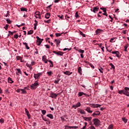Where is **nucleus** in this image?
<instances>
[{
  "label": "nucleus",
  "mask_w": 129,
  "mask_h": 129,
  "mask_svg": "<svg viewBox=\"0 0 129 129\" xmlns=\"http://www.w3.org/2000/svg\"><path fill=\"white\" fill-rule=\"evenodd\" d=\"M37 86H39V82L38 81H36L34 84H32L30 86L31 89H32L33 90H35V89H37Z\"/></svg>",
  "instance_id": "f257e3e1"
},
{
  "label": "nucleus",
  "mask_w": 129,
  "mask_h": 129,
  "mask_svg": "<svg viewBox=\"0 0 129 129\" xmlns=\"http://www.w3.org/2000/svg\"><path fill=\"white\" fill-rule=\"evenodd\" d=\"M93 121L95 126H99V125H100V120H99V119L95 118L93 119Z\"/></svg>",
  "instance_id": "f03ea898"
},
{
  "label": "nucleus",
  "mask_w": 129,
  "mask_h": 129,
  "mask_svg": "<svg viewBox=\"0 0 129 129\" xmlns=\"http://www.w3.org/2000/svg\"><path fill=\"white\" fill-rule=\"evenodd\" d=\"M89 106H91L92 108H97L98 107H100L101 106V105L98 104H89Z\"/></svg>",
  "instance_id": "7ed1b4c3"
},
{
  "label": "nucleus",
  "mask_w": 129,
  "mask_h": 129,
  "mask_svg": "<svg viewBox=\"0 0 129 129\" xmlns=\"http://www.w3.org/2000/svg\"><path fill=\"white\" fill-rule=\"evenodd\" d=\"M36 39H37V44L38 46H40V45H41V43L43 42L44 39L40 38L39 36H36Z\"/></svg>",
  "instance_id": "20e7f679"
},
{
  "label": "nucleus",
  "mask_w": 129,
  "mask_h": 129,
  "mask_svg": "<svg viewBox=\"0 0 129 129\" xmlns=\"http://www.w3.org/2000/svg\"><path fill=\"white\" fill-rule=\"evenodd\" d=\"M36 19H41V13L39 11H36L34 13Z\"/></svg>",
  "instance_id": "39448f33"
},
{
  "label": "nucleus",
  "mask_w": 129,
  "mask_h": 129,
  "mask_svg": "<svg viewBox=\"0 0 129 129\" xmlns=\"http://www.w3.org/2000/svg\"><path fill=\"white\" fill-rule=\"evenodd\" d=\"M111 53L115 55V56H114V57H117V58H120V56H119V51H112Z\"/></svg>",
  "instance_id": "423d86ee"
},
{
  "label": "nucleus",
  "mask_w": 129,
  "mask_h": 129,
  "mask_svg": "<svg viewBox=\"0 0 129 129\" xmlns=\"http://www.w3.org/2000/svg\"><path fill=\"white\" fill-rule=\"evenodd\" d=\"M52 52L57 55V56H62L64 54V52L62 51H53Z\"/></svg>",
  "instance_id": "0eeeda50"
},
{
  "label": "nucleus",
  "mask_w": 129,
  "mask_h": 129,
  "mask_svg": "<svg viewBox=\"0 0 129 129\" xmlns=\"http://www.w3.org/2000/svg\"><path fill=\"white\" fill-rule=\"evenodd\" d=\"M16 74V75H18V76H20V75H22V71H21V69H15Z\"/></svg>",
  "instance_id": "6e6552de"
},
{
  "label": "nucleus",
  "mask_w": 129,
  "mask_h": 129,
  "mask_svg": "<svg viewBox=\"0 0 129 129\" xmlns=\"http://www.w3.org/2000/svg\"><path fill=\"white\" fill-rule=\"evenodd\" d=\"M41 75H42V73H38L37 74H34V78H35V79H38L39 78V77H40V76H41Z\"/></svg>",
  "instance_id": "1a4fd4ad"
},
{
  "label": "nucleus",
  "mask_w": 129,
  "mask_h": 129,
  "mask_svg": "<svg viewBox=\"0 0 129 129\" xmlns=\"http://www.w3.org/2000/svg\"><path fill=\"white\" fill-rule=\"evenodd\" d=\"M57 96H58V94H56L53 92L50 93V97H51V98H54V99H56V98H57Z\"/></svg>",
  "instance_id": "9d476101"
},
{
  "label": "nucleus",
  "mask_w": 129,
  "mask_h": 129,
  "mask_svg": "<svg viewBox=\"0 0 129 129\" xmlns=\"http://www.w3.org/2000/svg\"><path fill=\"white\" fill-rule=\"evenodd\" d=\"M42 61L43 62H44V63L45 64H47V63H48V59H47V56H46V55H43L42 56Z\"/></svg>",
  "instance_id": "9b49d317"
},
{
  "label": "nucleus",
  "mask_w": 129,
  "mask_h": 129,
  "mask_svg": "<svg viewBox=\"0 0 129 129\" xmlns=\"http://www.w3.org/2000/svg\"><path fill=\"white\" fill-rule=\"evenodd\" d=\"M83 119L86 121H91V119H92V117H83Z\"/></svg>",
  "instance_id": "f8f14e48"
},
{
  "label": "nucleus",
  "mask_w": 129,
  "mask_h": 129,
  "mask_svg": "<svg viewBox=\"0 0 129 129\" xmlns=\"http://www.w3.org/2000/svg\"><path fill=\"white\" fill-rule=\"evenodd\" d=\"M63 74H64V75H68V76H70V75H71V74H72V73H73V72H70L68 71H66V72H63Z\"/></svg>",
  "instance_id": "ddd939ff"
},
{
  "label": "nucleus",
  "mask_w": 129,
  "mask_h": 129,
  "mask_svg": "<svg viewBox=\"0 0 129 129\" xmlns=\"http://www.w3.org/2000/svg\"><path fill=\"white\" fill-rule=\"evenodd\" d=\"M100 115V112H99V111H96L94 113L92 114V115L94 117H95L96 115Z\"/></svg>",
  "instance_id": "4468645a"
},
{
  "label": "nucleus",
  "mask_w": 129,
  "mask_h": 129,
  "mask_svg": "<svg viewBox=\"0 0 129 129\" xmlns=\"http://www.w3.org/2000/svg\"><path fill=\"white\" fill-rule=\"evenodd\" d=\"M99 10V8L98 7H94L92 10H91L92 12H93L95 14H96V12H98V11Z\"/></svg>",
  "instance_id": "2eb2a0df"
},
{
  "label": "nucleus",
  "mask_w": 129,
  "mask_h": 129,
  "mask_svg": "<svg viewBox=\"0 0 129 129\" xmlns=\"http://www.w3.org/2000/svg\"><path fill=\"white\" fill-rule=\"evenodd\" d=\"M25 113L27 115L28 118H31V114H30V113L29 112V111L28 110V109H27V108H25Z\"/></svg>",
  "instance_id": "dca6fc26"
},
{
  "label": "nucleus",
  "mask_w": 129,
  "mask_h": 129,
  "mask_svg": "<svg viewBox=\"0 0 129 129\" xmlns=\"http://www.w3.org/2000/svg\"><path fill=\"white\" fill-rule=\"evenodd\" d=\"M91 108L90 107H87L85 110L88 112V113H92V110H91Z\"/></svg>",
  "instance_id": "f3484780"
},
{
  "label": "nucleus",
  "mask_w": 129,
  "mask_h": 129,
  "mask_svg": "<svg viewBox=\"0 0 129 129\" xmlns=\"http://www.w3.org/2000/svg\"><path fill=\"white\" fill-rule=\"evenodd\" d=\"M82 95H84L85 96H87V94L84 93V92H80L78 93V96H82Z\"/></svg>",
  "instance_id": "a211bd4d"
},
{
  "label": "nucleus",
  "mask_w": 129,
  "mask_h": 129,
  "mask_svg": "<svg viewBox=\"0 0 129 129\" xmlns=\"http://www.w3.org/2000/svg\"><path fill=\"white\" fill-rule=\"evenodd\" d=\"M102 32H103V30L97 29L96 30V34L98 35V34H100V33H101Z\"/></svg>",
  "instance_id": "6ab92c4d"
},
{
  "label": "nucleus",
  "mask_w": 129,
  "mask_h": 129,
  "mask_svg": "<svg viewBox=\"0 0 129 129\" xmlns=\"http://www.w3.org/2000/svg\"><path fill=\"white\" fill-rule=\"evenodd\" d=\"M46 116L49 117V118H50V119H53V118H54V116L51 114H48L46 115Z\"/></svg>",
  "instance_id": "aec40b11"
},
{
  "label": "nucleus",
  "mask_w": 129,
  "mask_h": 129,
  "mask_svg": "<svg viewBox=\"0 0 129 129\" xmlns=\"http://www.w3.org/2000/svg\"><path fill=\"white\" fill-rule=\"evenodd\" d=\"M79 111L81 114H86V112L83 109H80Z\"/></svg>",
  "instance_id": "412c9836"
},
{
  "label": "nucleus",
  "mask_w": 129,
  "mask_h": 129,
  "mask_svg": "<svg viewBox=\"0 0 129 129\" xmlns=\"http://www.w3.org/2000/svg\"><path fill=\"white\" fill-rule=\"evenodd\" d=\"M78 72L80 74V75H82V69H81V67H79L78 69Z\"/></svg>",
  "instance_id": "4be33fe9"
},
{
  "label": "nucleus",
  "mask_w": 129,
  "mask_h": 129,
  "mask_svg": "<svg viewBox=\"0 0 129 129\" xmlns=\"http://www.w3.org/2000/svg\"><path fill=\"white\" fill-rule=\"evenodd\" d=\"M8 81L9 83H10L11 84H12V83H14V81H13L12 78H11L10 77H9L8 78Z\"/></svg>",
  "instance_id": "5701e85b"
},
{
  "label": "nucleus",
  "mask_w": 129,
  "mask_h": 129,
  "mask_svg": "<svg viewBox=\"0 0 129 129\" xmlns=\"http://www.w3.org/2000/svg\"><path fill=\"white\" fill-rule=\"evenodd\" d=\"M23 45H25V48H26V49H27V50H29L30 49V47H29V46L28 45L27 43L23 42Z\"/></svg>",
  "instance_id": "b1692460"
},
{
  "label": "nucleus",
  "mask_w": 129,
  "mask_h": 129,
  "mask_svg": "<svg viewBox=\"0 0 129 129\" xmlns=\"http://www.w3.org/2000/svg\"><path fill=\"white\" fill-rule=\"evenodd\" d=\"M60 118H61L62 121H66V119H67V118L66 117V116H65V115L61 116Z\"/></svg>",
  "instance_id": "393cba45"
},
{
  "label": "nucleus",
  "mask_w": 129,
  "mask_h": 129,
  "mask_svg": "<svg viewBox=\"0 0 129 129\" xmlns=\"http://www.w3.org/2000/svg\"><path fill=\"white\" fill-rule=\"evenodd\" d=\"M54 41L56 43V46H58V45H59V44H60L61 43V41L59 39H58V40L55 39Z\"/></svg>",
  "instance_id": "a878e982"
},
{
  "label": "nucleus",
  "mask_w": 129,
  "mask_h": 129,
  "mask_svg": "<svg viewBox=\"0 0 129 129\" xmlns=\"http://www.w3.org/2000/svg\"><path fill=\"white\" fill-rule=\"evenodd\" d=\"M22 94H27V91H25L24 89H21Z\"/></svg>",
  "instance_id": "bb28decb"
},
{
  "label": "nucleus",
  "mask_w": 129,
  "mask_h": 129,
  "mask_svg": "<svg viewBox=\"0 0 129 129\" xmlns=\"http://www.w3.org/2000/svg\"><path fill=\"white\" fill-rule=\"evenodd\" d=\"M79 32L80 33V35L82 36V37H83V38H85V37H86V35L83 34V32H82V31L79 30Z\"/></svg>",
  "instance_id": "cd10ccee"
},
{
  "label": "nucleus",
  "mask_w": 129,
  "mask_h": 129,
  "mask_svg": "<svg viewBox=\"0 0 129 129\" xmlns=\"http://www.w3.org/2000/svg\"><path fill=\"white\" fill-rule=\"evenodd\" d=\"M76 108L78 107H80L81 106V103L79 102H78L77 103L75 104Z\"/></svg>",
  "instance_id": "c85d7f7f"
},
{
  "label": "nucleus",
  "mask_w": 129,
  "mask_h": 129,
  "mask_svg": "<svg viewBox=\"0 0 129 129\" xmlns=\"http://www.w3.org/2000/svg\"><path fill=\"white\" fill-rule=\"evenodd\" d=\"M45 19H49L50 18V13H47L45 15Z\"/></svg>",
  "instance_id": "c756f323"
},
{
  "label": "nucleus",
  "mask_w": 129,
  "mask_h": 129,
  "mask_svg": "<svg viewBox=\"0 0 129 129\" xmlns=\"http://www.w3.org/2000/svg\"><path fill=\"white\" fill-rule=\"evenodd\" d=\"M48 62H49V63H50V66H49V67H50V68H52V67H53L54 64H53V61H52V60H48Z\"/></svg>",
  "instance_id": "7c9ffc66"
},
{
  "label": "nucleus",
  "mask_w": 129,
  "mask_h": 129,
  "mask_svg": "<svg viewBox=\"0 0 129 129\" xmlns=\"http://www.w3.org/2000/svg\"><path fill=\"white\" fill-rule=\"evenodd\" d=\"M128 91H126L125 90H124V95H126V96H128Z\"/></svg>",
  "instance_id": "2f4dec72"
},
{
  "label": "nucleus",
  "mask_w": 129,
  "mask_h": 129,
  "mask_svg": "<svg viewBox=\"0 0 129 129\" xmlns=\"http://www.w3.org/2000/svg\"><path fill=\"white\" fill-rule=\"evenodd\" d=\"M128 47V44H126L124 48V51H125V52H127V48Z\"/></svg>",
  "instance_id": "473e14b6"
},
{
  "label": "nucleus",
  "mask_w": 129,
  "mask_h": 129,
  "mask_svg": "<svg viewBox=\"0 0 129 129\" xmlns=\"http://www.w3.org/2000/svg\"><path fill=\"white\" fill-rule=\"evenodd\" d=\"M77 51H78V52H79V53H81V54H83V53H84V50L79 49L77 50Z\"/></svg>",
  "instance_id": "72a5a7b5"
},
{
  "label": "nucleus",
  "mask_w": 129,
  "mask_h": 129,
  "mask_svg": "<svg viewBox=\"0 0 129 129\" xmlns=\"http://www.w3.org/2000/svg\"><path fill=\"white\" fill-rule=\"evenodd\" d=\"M109 66H111V69H113V70H114V69H115V67H114V65H113V64L112 63H109Z\"/></svg>",
  "instance_id": "f704fd0d"
},
{
  "label": "nucleus",
  "mask_w": 129,
  "mask_h": 129,
  "mask_svg": "<svg viewBox=\"0 0 129 129\" xmlns=\"http://www.w3.org/2000/svg\"><path fill=\"white\" fill-rule=\"evenodd\" d=\"M122 120L125 123H126V122H127V119L125 118V117H122Z\"/></svg>",
  "instance_id": "c9c22d12"
},
{
  "label": "nucleus",
  "mask_w": 129,
  "mask_h": 129,
  "mask_svg": "<svg viewBox=\"0 0 129 129\" xmlns=\"http://www.w3.org/2000/svg\"><path fill=\"white\" fill-rule=\"evenodd\" d=\"M118 93L119 94H124V90H118Z\"/></svg>",
  "instance_id": "e433bc0d"
},
{
  "label": "nucleus",
  "mask_w": 129,
  "mask_h": 129,
  "mask_svg": "<svg viewBox=\"0 0 129 129\" xmlns=\"http://www.w3.org/2000/svg\"><path fill=\"white\" fill-rule=\"evenodd\" d=\"M20 10L21 12H27V11H28V10L25 8H21Z\"/></svg>",
  "instance_id": "4c0bfd02"
},
{
  "label": "nucleus",
  "mask_w": 129,
  "mask_h": 129,
  "mask_svg": "<svg viewBox=\"0 0 129 129\" xmlns=\"http://www.w3.org/2000/svg\"><path fill=\"white\" fill-rule=\"evenodd\" d=\"M34 33V31L33 30H30L28 32L27 35H32Z\"/></svg>",
  "instance_id": "58836bf2"
},
{
  "label": "nucleus",
  "mask_w": 129,
  "mask_h": 129,
  "mask_svg": "<svg viewBox=\"0 0 129 129\" xmlns=\"http://www.w3.org/2000/svg\"><path fill=\"white\" fill-rule=\"evenodd\" d=\"M47 111H46V110H41V113H42V114H43V115H45V114H46Z\"/></svg>",
  "instance_id": "ea45409f"
},
{
  "label": "nucleus",
  "mask_w": 129,
  "mask_h": 129,
  "mask_svg": "<svg viewBox=\"0 0 129 129\" xmlns=\"http://www.w3.org/2000/svg\"><path fill=\"white\" fill-rule=\"evenodd\" d=\"M57 17H58V18H59V19H61V20H63L64 19V17H63L62 15H57Z\"/></svg>",
  "instance_id": "a19ab883"
},
{
  "label": "nucleus",
  "mask_w": 129,
  "mask_h": 129,
  "mask_svg": "<svg viewBox=\"0 0 129 129\" xmlns=\"http://www.w3.org/2000/svg\"><path fill=\"white\" fill-rule=\"evenodd\" d=\"M100 69H98L99 71H100V73L103 74V71H102V70H103V69L101 67H100Z\"/></svg>",
  "instance_id": "79ce46f5"
},
{
  "label": "nucleus",
  "mask_w": 129,
  "mask_h": 129,
  "mask_svg": "<svg viewBox=\"0 0 129 129\" xmlns=\"http://www.w3.org/2000/svg\"><path fill=\"white\" fill-rule=\"evenodd\" d=\"M62 34H63V33H55V36H56V37H60V36H61V35H62Z\"/></svg>",
  "instance_id": "37998d69"
},
{
  "label": "nucleus",
  "mask_w": 129,
  "mask_h": 129,
  "mask_svg": "<svg viewBox=\"0 0 129 129\" xmlns=\"http://www.w3.org/2000/svg\"><path fill=\"white\" fill-rule=\"evenodd\" d=\"M6 21L8 23V24H11V23H12V21H11V20H10V19H6Z\"/></svg>",
  "instance_id": "c03bdc74"
},
{
  "label": "nucleus",
  "mask_w": 129,
  "mask_h": 129,
  "mask_svg": "<svg viewBox=\"0 0 129 129\" xmlns=\"http://www.w3.org/2000/svg\"><path fill=\"white\" fill-rule=\"evenodd\" d=\"M47 74L48 76H51L52 75V71L47 72Z\"/></svg>",
  "instance_id": "a18cd8bd"
},
{
  "label": "nucleus",
  "mask_w": 129,
  "mask_h": 129,
  "mask_svg": "<svg viewBox=\"0 0 129 129\" xmlns=\"http://www.w3.org/2000/svg\"><path fill=\"white\" fill-rule=\"evenodd\" d=\"M71 128V126L64 125V129Z\"/></svg>",
  "instance_id": "49530a36"
},
{
  "label": "nucleus",
  "mask_w": 129,
  "mask_h": 129,
  "mask_svg": "<svg viewBox=\"0 0 129 129\" xmlns=\"http://www.w3.org/2000/svg\"><path fill=\"white\" fill-rule=\"evenodd\" d=\"M9 33H10L11 35H14V34H15V33H17V31H14L13 32H12L11 31H9Z\"/></svg>",
  "instance_id": "de8ad7c7"
},
{
  "label": "nucleus",
  "mask_w": 129,
  "mask_h": 129,
  "mask_svg": "<svg viewBox=\"0 0 129 129\" xmlns=\"http://www.w3.org/2000/svg\"><path fill=\"white\" fill-rule=\"evenodd\" d=\"M75 17L77 19L79 18V15H78V12H76Z\"/></svg>",
  "instance_id": "09e8293b"
},
{
  "label": "nucleus",
  "mask_w": 129,
  "mask_h": 129,
  "mask_svg": "<svg viewBox=\"0 0 129 129\" xmlns=\"http://www.w3.org/2000/svg\"><path fill=\"white\" fill-rule=\"evenodd\" d=\"M41 116L43 120H44V121H48V119H47V118L44 117L43 115H41Z\"/></svg>",
  "instance_id": "8fccbe9b"
},
{
  "label": "nucleus",
  "mask_w": 129,
  "mask_h": 129,
  "mask_svg": "<svg viewBox=\"0 0 129 129\" xmlns=\"http://www.w3.org/2000/svg\"><path fill=\"white\" fill-rule=\"evenodd\" d=\"M71 128L77 129V128H78V126H71Z\"/></svg>",
  "instance_id": "3c124183"
},
{
  "label": "nucleus",
  "mask_w": 129,
  "mask_h": 129,
  "mask_svg": "<svg viewBox=\"0 0 129 129\" xmlns=\"http://www.w3.org/2000/svg\"><path fill=\"white\" fill-rule=\"evenodd\" d=\"M4 122H5V119L4 118L0 119V123H4Z\"/></svg>",
  "instance_id": "603ef678"
},
{
  "label": "nucleus",
  "mask_w": 129,
  "mask_h": 129,
  "mask_svg": "<svg viewBox=\"0 0 129 129\" xmlns=\"http://www.w3.org/2000/svg\"><path fill=\"white\" fill-rule=\"evenodd\" d=\"M59 81H60V80H55L54 83H55V84H58L59 83Z\"/></svg>",
  "instance_id": "864d4df0"
},
{
  "label": "nucleus",
  "mask_w": 129,
  "mask_h": 129,
  "mask_svg": "<svg viewBox=\"0 0 129 129\" xmlns=\"http://www.w3.org/2000/svg\"><path fill=\"white\" fill-rule=\"evenodd\" d=\"M21 59H22V57H21L20 56H18L16 57V59L17 60H21Z\"/></svg>",
  "instance_id": "5fc2aeb1"
},
{
  "label": "nucleus",
  "mask_w": 129,
  "mask_h": 129,
  "mask_svg": "<svg viewBox=\"0 0 129 129\" xmlns=\"http://www.w3.org/2000/svg\"><path fill=\"white\" fill-rule=\"evenodd\" d=\"M70 50H71V48H64L63 49V51H67V50H68V51H70Z\"/></svg>",
  "instance_id": "6e6d98bb"
},
{
  "label": "nucleus",
  "mask_w": 129,
  "mask_h": 129,
  "mask_svg": "<svg viewBox=\"0 0 129 129\" xmlns=\"http://www.w3.org/2000/svg\"><path fill=\"white\" fill-rule=\"evenodd\" d=\"M89 66L91 68H92L93 69H94V66L93 64H92V63H89Z\"/></svg>",
  "instance_id": "4d7b16f0"
},
{
  "label": "nucleus",
  "mask_w": 129,
  "mask_h": 129,
  "mask_svg": "<svg viewBox=\"0 0 129 129\" xmlns=\"http://www.w3.org/2000/svg\"><path fill=\"white\" fill-rule=\"evenodd\" d=\"M14 37L15 39H18V38H19V35L18 34H15Z\"/></svg>",
  "instance_id": "13d9d810"
},
{
  "label": "nucleus",
  "mask_w": 129,
  "mask_h": 129,
  "mask_svg": "<svg viewBox=\"0 0 129 129\" xmlns=\"http://www.w3.org/2000/svg\"><path fill=\"white\" fill-rule=\"evenodd\" d=\"M29 86H27L26 87H24V90H25V89H27V90H29Z\"/></svg>",
  "instance_id": "bf43d9fd"
},
{
  "label": "nucleus",
  "mask_w": 129,
  "mask_h": 129,
  "mask_svg": "<svg viewBox=\"0 0 129 129\" xmlns=\"http://www.w3.org/2000/svg\"><path fill=\"white\" fill-rule=\"evenodd\" d=\"M30 65L31 66H33V65H35V62L32 60Z\"/></svg>",
  "instance_id": "052dcab7"
},
{
  "label": "nucleus",
  "mask_w": 129,
  "mask_h": 129,
  "mask_svg": "<svg viewBox=\"0 0 129 129\" xmlns=\"http://www.w3.org/2000/svg\"><path fill=\"white\" fill-rule=\"evenodd\" d=\"M35 23L34 26H38V21H37V20H35Z\"/></svg>",
  "instance_id": "680f3d73"
},
{
  "label": "nucleus",
  "mask_w": 129,
  "mask_h": 129,
  "mask_svg": "<svg viewBox=\"0 0 129 129\" xmlns=\"http://www.w3.org/2000/svg\"><path fill=\"white\" fill-rule=\"evenodd\" d=\"M113 127V126L112 125H111V124H110V125H109V126H108V128H109V129H112Z\"/></svg>",
  "instance_id": "e2e57ef3"
},
{
  "label": "nucleus",
  "mask_w": 129,
  "mask_h": 129,
  "mask_svg": "<svg viewBox=\"0 0 129 129\" xmlns=\"http://www.w3.org/2000/svg\"><path fill=\"white\" fill-rule=\"evenodd\" d=\"M124 90H126V91H129V88L128 87H125Z\"/></svg>",
  "instance_id": "0e129e2a"
},
{
  "label": "nucleus",
  "mask_w": 129,
  "mask_h": 129,
  "mask_svg": "<svg viewBox=\"0 0 129 129\" xmlns=\"http://www.w3.org/2000/svg\"><path fill=\"white\" fill-rule=\"evenodd\" d=\"M8 27H9V25L8 24H6L5 25V27H4V28L5 29V30H8Z\"/></svg>",
  "instance_id": "69168bd1"
},
{
  "label": "nucleus",
  "mask_w": 129,
  "mask_h": 129,
  "mask_svg": "<svg viewBox=\"0 0 129 129\" xmlns=\"http://www.w3.org/2000/svg\"><path fill=\"white\" fill-rule=\"evenodd\" d=\"M27 67H28L29 68L31 66H32L31 64H28V63H26Z\"/></svg>",
  "instance_id": "338daca9"
},
{
  "label": "nucleus",
  "mask_w": 129,
  "mask_h": 129,
  "mask_svg": "<svg viewBox=\"0 0 129 129\" xmlns=\"http://www.w3.org/2000/svg\"><path fill=\"white\" fill-rule=\"evenodd\" d=\"M90 129H95V127H94V126L91 125L90 126Z\"/></svg>",
  "instance_id": "774afa93"
}]
</instances>
